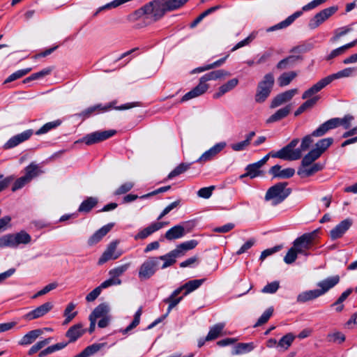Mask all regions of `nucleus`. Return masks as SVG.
<instances>
[{"label":"nucleus","mask_w":357,"mask_h":357,"mask_svg":"<svg viewBox=\"0 0 357 357\" xmlns=\"http://www.w3.org/2000/svg\"><path fill=\"white\" fill-rule=\"evenodd\" d=\"M287 182H280L271 186L265 195L266 201H271L273 206L282 203L291 192L287 186Z\"/></svg>","instance_id":"1"},{"label":"nucleus","mask_w":357,"mask_h":357,"mask_svg":"<svg viewBox=\"0 0 357 357\" xmlns=\"http://www.w3.org/2000/svg\"><path fill=\"white\" fill-rule=\"evenodd\" d=\"M327 0H313L311 2L308 3L307 4L305 5L301 10H298L295 12L291 15L289 16L287 19L284 20L280 22V23L272 26L267 29L268 32L274 31L278 29H284L289 25H291L296 19L302 15L303 11H308L310 10H312L315 8L316 7L319 6V5L322 4L323 3L326 2Z\"/></svg>","instance_id":"2"},{"label":"nucleus","mask_w":357,"mask_h":357,"mask_svg":"<svg viewBox=\"0 0 357 357\" xmlns=\"http://www.w3.org/2000/svg\"><path fill=\"white\" fill-rule=\"evenodd\" d=\"M275 83V78L271 73L266 74L258 83L255 100L257 102H264L270 96Z\"/></svg>","instance_id":"3"},{"label":"nucleus","mask_w":357,"mask_h":357,"mask_svg":"<svg viewBox=\"0 0 357 357\" xmlns=\"http://www.w3.org/2000/svg\"><path fill=\"white\" fill-rule=\"evenodd\" d=\"M299 142L298 139H294L287 145L272 154V158L284 160H297L301 158V150L295 149Z\"/></svg>","instance_id":"4"},{"label":"nucleus","mask_w":357,"mask_h":357,"mask_svg":"<svg viewBox=\"0 0 357 357\" xmlns=\"http://www.w3.org/2000/svg\"><path fill=\"white\" fill-rule=\"evenodd\" d=\"M318 230H314L309 233H305L296 238L293 243V247L300 255L308 256V250L312 248L313 242L317 235Z\"/></svg>","instance_id":"5"},{"label":"nucleus","mask_w":357,"mask_h":357,"mask_svg":"<svg viewBox=\"0 0 357 357\" xmlns=\"http://www.w3.org/2000/svg\"><path fill=\"white\" fill-rule=\"evenodd\" d=\"M31 236L24 231L15 234H7L0 238V248H17L20 244H28L31 242Z\"/></svg>","instance_id":"6"},{"label":"nucleus","mask_w":357,"mask_h":357,"mask_svg":"<svg viewBox=\"0 0 357 357\" xmlns=\"http://www.w3.org/2000/svg\"><path fill=\"white\" fill-rule=\"evenodd\" d=\"M116 103L115 101H113L110 103H109L107 105L103 107L102 105L98 104L92 107H90L84 111H82L81 113H79L78 115L79 116H82L84 119L89 118L91 116L93 113H95L97 111H102L105 112L111 108H114L116 110H126V109H130L131 108H133L135 107H138L141 105V103L139 102H128L123 105H121V106L118 107H114V105Z\"/></svg>","instance_id":"7"},{"label":"nucleus","mask_w":357,"mask_h":357,"mask_svg":"<svg viewBox=\"0 0 357 357\" xmlns=\"http://www.w3.org/2000/svg\"><path fill=\"white\" fill-rule=\"evenodd\" d=\"M165 0H153L145 5L146 18L153 22L159 20L168 11Z\"/></svg>","instance_id":"8"},{"label":"nucleus","mask_w":357,"mask_h":357,"mask_svg":"<svg viewBox=\"0 0 357 357\" xmlns=\"http://www.w3.org/2000/svg\"><path fill=\"white\" fill-rule=\"evenodd\" d=\"M158 269V258L149 257L139 266L138 277L141 281L147 280L155 275Z\"/></svg>","instance_id":"9"},{"label":"nucleus","mask_w":357,"mask_h":357,"mask_svg":"<svg viewBox=\"0 0 357 357\" xmlns=\"http://www.w3.org/2000/svg\"><path fill=\"white\" fill-rule=\"evenodd\" d=\"M338 10L336 6L326 8L317 13L312 19L310 20L308 27L310 29H315L322 23L326 21L330 17L335 14Z\"/></svg>","instance_id":"10"},{"label":"nucleus","mask_w":357,"mask_h":357,"mask_svg":"<svg viewBox=\"0 0 357 357\" xmlns=\"http://www.w3.org/2000/svg\"><path fill=\"white\" fill-rule=\"evenodd\" d=\"M115 133L116 130H114L96 131L86 135L82 138V142L86 145H91L106 140Z\"/></svg>","instance_id":"11"},{"label":"nucleus","mask_w":357,"mask_h":357,"mask_svg":"<svg viewBox=\"0 0 357 357\" xmlns=\"http://www.w3.org/2000/svg\"><path fill=\"white\" fill-rule=\"evenodd\" d=\"M118 244L119 242L117 241H114L107 245L106 250L98 259V264L99 265H102L111 259H116L122 255L123 252L117 250Z\"/></svg>","instance_id":"12"},{"label":"nucleus","mask_w":357,"mask_h":357,"mask_svg":"<svg viewBox=\"0 0 357 357\" xmlns=\"http://www.w3.org/2000/svg\"><path fill=\"white\" fill-rule=\"evenodd\" d=\"M33 134V131L31 129L24 130V132L14 135L10 138L3 145L4 149H13L19 144L28 140Z\"/></svg>","instance_id":"13"},{"label":"nucleus","mask_w":357,"mask_h":357,"mask_svg":"<svg viewBox=\"0 0 357 357\" xmlns=\"http://www.w3.org/2000/svg\"><path fill=\"white\" fill-rule=\"evenodd\" d=\"M227 146L225 142H221L215 144L211 149L205 151L197 160L196 162L204 163L213 159L219 153H220Z\"/></svg>","instance_id":"14"},{"label":"nucleus","mask_w":357,"mask_h":357,"mask_svg":"<svg viewBox=\"0 0 357 357\" xmlns=\"http://www.w3.org/2000/svg\"><path fill=\"white\" fill-rule=\"evenodd\" d=\"M53 307L51 302H47L37 307L36 309L30 311L23 316V319L26 321L33 320L43 317L48 313Z\"/></svg>","instance_id":"15"},{"label":"nucleus","mask_w":357,"mask_h":357,"mask_svg":"<svg viewBox=\"0 0 357 357\" xmlns=\"http://www.w3.org/2000/svg\"><path fill=\"white\" fill-rule=\"evenodd\" d=\"M353 221L350 218H347L341 221L333 229L330 231V237L332 240H336L341 238L345 232L351 227Z\"/></svg>","instance_id":"16"},{"label":"nucleus","mask_w":357,"mask_h":357,"mask_svg":"<svg viewBox=\"0 0 357 357\" xmlns=\"http://www.w3.org/2000/svg\"><path fill=\"white\" fill-rule=\"evenodd\" d=\"M298 93L297 89H290L277 95L271 101L270 107L273 109L289 101Z\"/></svg>","instance_id":"17"},{"label":"nucleus","mask_w":357,"mask_h":357,"mask_svg":"<svg viewBox=\"0 0 357 357\" xmlns=\"http://www.w3.org/2000/svg\"><path fill=\"white\" fill-rule=\"evenodd\" d=\"M268 172L273 178H289L294 175L295 169L291 167L281 169L280 165H275L270 168Z\"/></svg>","instance_id":"18"},{"label":"nucleus","mask_w":357,"mask_h":357,"mask_svg":"<svg viewBox=\"0 0 357 357\" xmlns=\"http://www.w3.org/2000/svg\"><path fill=\"white\" fill-rule=\"evenodd\" d=\"M340 282V276L334 275L328 277L324 280L320 281L317 283V287L320 289H317L321 296L325 294L331 289L334 287Z\"/></svg>","instance_id":"19"},{"label":"nucleus","mask_w":357,"mask_h":357,"mask_svg":"<svg viewBox=\"0 0 357 357\" xmlns=\"http://www.w3.org/2000/svg\"><path fill=\"white\" fill-rule=\"evenodd\" d=\"M208 89V86L206 83L202 82V79H199V83L197 86L193 88L190 91L185 93L181 98V102L188 101L194 98L198 97L203 93H204L207 89Z\"/></svg>","instance_id":"20"},{"label":"nucleus","mask_w":357,"mask_h":357,"mask_svg":"<svg viewBox=\"0 0 357 357\" xmlns=\"http://www.w3.org/2000/svg\"><path fill=\"white\" fill-rule=\"evenodd\" d=\"M323 169V165L320 163H314L310 166L301 165L297 174L301 178H307L316 174Z\"/></svg>","instance_id":"21"},{"label":"nucleus","mask_w":357,"mask_h":357,"mask_svg":"<svg viewBox=\"0 0 357 357\" xmlns=\"http://www.w3.org/2000/svg\"><path fill=\"white\" fill-rule=\"evenodd\" d=\"M114 224H107L100 229L96 231L88 239L87 243L89 246H93L100 242L101 239L112 229Z\"/></svg>","instance_id":"22"},{"label":"nucleus","mask_w":357,"mask_h":357,"mask_svg":"<svg viewBox=\"0 0 357 357\" xmlns=\"http://www.w3.org/2000/svg\"><path fill=\"white\" fill-rule=\"evenodd\" d=\"M84 333L85 329L83 328V324L79 323L70 327L66 333V336L68 338V343H71L82 337Z\"/></svg>","instance_id":"23"},{"label":"nucleus","mask_w":357,"mask_h":357,"mask_svg":"<svg viewBox=\"0 0 357 357\" xmlns=\"http://www.w3.org/2000/svg\"><path fill=\"white\" fill-rule=\"evenodd\" d=\"M335 122H337V121H333V119L326 121L320 125L315 130H314L312 132V135L316 137L324 135L329 130L337 128V124Z\"/></svg>","instance_id":"24"},{"label":"nucleus","mask_w":357,"mask_h":357,"mask_svg":"<svg viewBox=\"0 0 357 357\" xmlns=\"http://www.w3.org/2000/svg\"><path fill=\"white\" fill-rule=\"evenodd\" d=\"M162 228V223H152L147 227L139 231L134 237L135 240L144 239L153 233Z\"/></svg>","instance_id":"25"},{"label":"nucleus","mask_w":357,"mask_h":357,"mask_svg":"<svg viewBox=\"0 0 357 357\" xmlns=\"http://www.w3.org/2000/svg\"><path fill=\"white\" fill-rule=\"evenodd\" d=\"M329 84H330V82H328L326 77L321 79L318 82H317L315 84H314L312 87H310L309 89L305 91L302 96V98L306 99L307 98H310L312 95L320 91L322 89H324L325 86H326Z\"/></svg>","instance_id":"26"},{"label":"nucleus","mask_w":357,"mask_h":357,"mask_svg":"<svg viewBox=\"0 0 357 357\" xmlns=\"http://www.w3.org/2000/svg\"><path fill=\"white\" fill-rule=\"evenodd\" d=\"M291 110V105H288L277 110L273 114L269 116L266 120V123H272L279 121L289 115Z\"/></svg>","instance_id":"27"},{"label":"nucleus","mask_w":357,"mask_h":357,"mask_svg":"<svg viewBox=\"0 0 357 357\" xmlns=\"http://www.w3.org/2000/svg\"><path fill=\"white\" fill-rule=\"evenodd\" d=\"M43 331L42 329L30 331L20 339L19 344L22 346L29 345L34 342L36 340L43 334Z\"/></svg>","instance_id":"28"},{"label":"nucleus","mask_w":357,"mask_h":357,"mask_svg":"<svg viewBox=\"0 0 357 357\" xmlns=\"http://www.w3.org/2000/svg\"><path fill=\"white\" fill-rule=\"evenodd\" d=\"M356 73H357V68L349 67V68H346L342 70H340L336 73L327 76L326 77H327L328 82L331 83L333 80L337 79L351 77L354 75H355Z\"/></svg>","instance_id":"29"},{"label":"nucleus","mask_w":357,"mask_h":357,"mask_svg":"<svg viewBox=\"0 0 357 357\" xmlns=\"http://www.w3.org/2000/svg\"><path fill=\"white\" fill-rule=\"evenodd\" d=\"M321 296L318 289L307 290L300 293L296 298L298 303H304Z\"/></svg>","instance_id":"30"},{"label":"nucleus","mask_w":357,"mask_h":357,"mask_svg":"<svg viewBox=\"0 0 357 357\" xmlns=\"http://www.w3.org/2000/svg\"><path fill=\"white\" fill-rule=\"evenodd\" d=\"M185 233L184 227L182 225H178L167 230L165 237L169 241H172L184 236Z\"/></svg>","instance_id":"31"},{"label":"nucleus","mask_w":357,"mask_h":357,"mask_svg":"<svg viewBox=\"0 0 357 357\" xmlns=\"http://www.w3.org/2000/svg\"><path fill=\"white\" fill-rule=\"evenodd\" d=\"M109 305L106 303H101L93 310L89 317L96 321L97 319H102V317L109 316Z\"/></svg>","instance_id":"32"},{"label":"nucleus","mask_w":357,"mask_h":357,"mask_svg":"<svg viewBox=\"0 0 357 357\" xmlns=\"http://www.w3.org/2000/svg\"><path fill=\"white\" fill-rule=\"evenodd\" d=\"M98 199L96 197H87L79 205L78 208V212L88 213L98 204Z\"/></svg>","instance_id":"33"},{"label":"nucleus","mask_w":357,"mask_h":357,"mask_svg":"<svg viewBox=\"0 0 357 357\" xmlns=\"http://www.w3.org/2000/svg\"><path fill=\"white\" fill-rule=\"evenodd\" d=\"M229 75L230 73L225 70H218L205 74L204 76L201 77V79L202 82L206 83V82L208 81L222 79L225 77Z\"/></svg>","instance_id":"34"},{"label":"nucleus","mask_w":357,"mask_h":357,"mask_svg":"<svg viewBox=\"0 0 357 357\" xmlns=\"http://www.w3.org/2000/svg\"><path fill=\"white\" fill-rule=\"evenodd\" d=\"M238 83V79L237 78H233L229 80L227 83L222 85L217 93L213 95L214 98H218L223 96L227 92L232 90L235 88Z\"/></svg>","instance_id":"35"},{"label":"nucleus","mask_w":357,"mask_h":357,"mask_svg":"<svg viewBox=\"0 0 357 357\" xmlns=\"http://www.w3.org/2000/svg\"><path fill=\"white\" fill-rule=\"evenodd\" d=\"M181 292V288H178L173 291L169 297L165 299V302L169 303L167 314L170 312V311L177 305L180 301L183 299L182 296L176 298V296Z\"/></svg>","instance_id":"36"},{"label":"nucleus","mask_w":357,"mask_h":357,"mask_svg":"<svg viewBox=\"0 0 357 357\" xmlns=\"http://www.w3.org/2000/svg\"><path fill=\"white\" fill-rule=\"evenodd\" d=\"M44 172L36 162H31L25 168V176L31 181L34 177H36Z\"/></svg>","instance_id":"37"},{"label":"nucleus","mask_w":357,"mask_h":357,"mask_svg":"<svg viewBox=\"0 0 357 357\" xmlns=\"http://www.w3.org/2000/svg\"><path fill=\"white\" fill-rule=\"evenodd\" d=\"M357 44V39L347 43L343 46H341L335 50H333L326 57V60H331L334 59L335 57H337L345 52L346 50H347L349 48H351L354 47Z\"/></svg>","instance_id":"38"},{"label":"nucleus","mask_w":357,"mask_h":357,"mask_svg":"<svg viewBox=\"0 0 357 357\" xmlns=\"http://www.w3.org/2000/svg\"><path fill=\"white\" fill-rule=\"evenodd\" d=\"M205 281V279H199V280H192L184 284L180 288H181V291L185 289V291L184 295L186 296L190 292L198 289Z\"/></svg>","instance_id":"39"},{"label":"nucleus","mask_w":357,"mask_h":357,"mask_svg":"<svg viewBox=\"0 0 357 357\" xmlns=\"http://www.w3.org/2000/svg\"><path fill=\"white\" fill-rule=\"evenodd\" d=\"M61 124V121L59 119L46 123L40 129H38L35 134L37 135H41L47 133L52 130H54L59 127Z\"/></svg>","instance_id":"40"},{"label":"nucleus","mask_w":357,"mask_h":357,"mask_svg":"<svg viewBox=\"0 0 357 357\" xmlns=\"http://www.w3.org/2000/svg\"><path fill=\"white\" fill-rule=\"evenodd\" d=\"M296 76V73L294 71L282 73L278 79L279 86L283 87L289 85Z\"/></svg>","instance_id":"41"},{"label":"nucleus","mask_w":357,"mask_h":357,"mask_svg":"<svg viewBox=\"0 0 357 357\" xmlns=\"http://www.w3.org/2000/svg\"><path fill=\"white\" fill-rule=\"evenodd\" d=\"M75 307L76 305L73 303L68 304L63 312V315L66 317L63 324H68L76 317L77 312H73Z\"/></svg>","instance_id":"42"},{"label":"nucleus","mask_w":357,"mask_h":357,"mask_svg":"<svg viewBox=\"0 0 357 357\" xmlns=\"http://www.w3.org/2000/svg\"><path fill=\"white\" fill-rule=\"evenodd\" d=\"M320 156L321 155L318 153V151L313 149L303 157L301 161V165L304 166H310L314 164L313 162Z\"/></svg>","instance_id":"43"},{"label":"nucleus","mask_w":357,"mask_h":357,"mask_svg":"<svg viewBox=\"0 0 357 357\" xmlns=\"http://www.w3.org/2000/svg\"><path fill=\"white\" fill-rule=\"evenodd\" d=\"M333 142V139L332 137L322 139L316 143L314 149L321 155Z\"/></svg>","instance_id":"44"},{"label":"nucleus","mask_w":357,"mask_h":357,"mask_svg":"<svg viewBox=\"0 0 357 357\" xmlns=\"http://www.w3.org/2000/svg\"><path fill=\"white\" fill-rule=\"evenodd\" d=\"M261 167L257 162L248 165L245 168L246 175H249L250 178L261 176L262 174V171L260 170Z\"/></svg>","instance_id":"45"},{"label":"nucleus","mask_w":357,"mask_h":357,"mask_svg":"<svg viewBox=\"0 0 357 357\" xmlns=\"http://www.w3.org/2000/svg\"><path fill=\"white\" fill-rule=\"evenodd\" d=\"M298 59V56H289L279 61L276 66V68L279 70L287 69V68L293 66Z\"/></svg>","instance_id":"46"},{"label":"nucleus","mask_w":357,"mask_h":357,"mask_svg":"<svg viewBox=\"0 0 357 357\" xmlns=\"http://www.w3.org/2000/svg\"><path fill=\"white\" fill-rule=\"evenodd\" d=\"M224 327L225 324L222 323L217 324L211 327L207 336L206 337V340H213L216 339L222 332Z\"/></svg>","instance_id":"47"},{"label":"nucleus","mask_w":357,"mask_h":357,"mask_svg":"<svg viewBox=\"0 0 357 357\" xmlns=\"http://www.w3.org/2000/svg\"><path fill=\"white\" fill-rule=\"evenodd\" d=\"M319 97L315 96L306 100L296 109L294 115L297 116L304 112L306 109L312 107L317 103Z\"/></svg>","instance_id":"48"},{"label":"nucleus","mask_w":357,"mask_h":357,"mask_svg":"<svg viewBox=\"0 0 357 357\" xmlns=\"http://www.w3.org/2000/svg\"><path fill=\"white\" fill-rule=\"evenodd\" d=\"M130 265L131 263L128 262L126 264L116 266L109 271V275L112 278H118L119 276L122 275L126 271H127V270L130 268Z\"/></svg>","instance_id":"49"},{"label":"nucleus","mask_w":357,"mask_h":357,"mask_svg":"<svg viewBox=\"0 0 357 357\" xmlns=\"http://www.w3.org/2000/svg\"><path fill=\"white\" fill-rule=\"evenodd\" d=\"M191 164L190 163H181L178 165L175 169H174L168 175L167 178L171 179L175 176H177L188 169H190Z\"/></svg>","instance_id":"50"},{"label":"nucleus","mask_w":357,"mask_h":357,"mask_svg":"<svg viewBox=\"0 0 357 357\" xmlns=\"http://www.w3.org/2000/svg\"><path fill=\"white\" fill-rule=\"evenodd\" d=\"M31 70L32 69L31 68H28L17 70L16 72L13 73L10 75H9L6 78V79L4 81V83L5 84L9 83V82H13L17 79H20V78L22 77L23 76L27 75L29 72L31 71Z\"/></svg>","instance_id":"51"},{"label":"nucleus","mask_w":357,"mask_h":357,"mask_svg":"<svg viewBox=\"0 0 357 357\" xmlns=\"http://www.w3.org/2000/svg\"><path fill=\"white\" fill-rule=\"evenodd\" d=\"M52 341V338H46L43 340L39 341L36 342L35 344H33L29 350L28 355L31 356L36 352H38L39 350L43 349L44 347L50 344Z\"/></svg>","instance_id":"52"},{"label":"nucleus","mask_w":357,"mask_h":357,"mask_svg":"<svg viewBox=\"0 0 357 357\" xmlns=\"http://www.w3.org/2000/svg\"><path fill=\"white\" fill-rule=\"evenodd\" d=\"M254 349L253 343H238L234 348V354H240L251 351Z\"/></svg>","instance_id":"53"},{"label":"nucleus","mask_w":357,"mask_h":357,"mask_svg":"<svg viewBox=\"0 0 357 357\" xmlns=\"http://www.w3.org/2000/svg\"><path fill=\"white\" fill-rule=\"evenodd\" d=\"M295 337L291 333H288L283 336L278 343V346L287 350L292 344Z\"/></svg>","instance_id":"54"},{"label":"nucleus","mask_w":357,"mask_h":357,"mask_svg":"<svg viewBox=\"0 0 357 357\" xmlns=\"http://www.w3.org/2000/svg\"><path fill=\"white\" fill-rule=\"evenodd\" d=\"M353 30L351 26L341 27L335 31V35L331 38V42L335 43L337 41L340 37L347 34Z\"/></svg>","instance_id":"55"},{"label":"nucleus","mask_w":357,"mask_h":357,"mask_svg":"<svg viewBox=\"0 0 357 357\" xmlns=\"http://www.w3.org/2000/svg\"><path fill=\"white\" fill-rule=\"evenodd\" d=\"M135 184L132 181H127L123 184H121L116 190L114 192V195H121L127 193L130 191Z\"/></svg>","instance_id":"56"},{"label":"nucleus","mask_w":357,"mask_h":357,"mask_svg":"<svg viewBox=\"0 0 357 357\" xmlns=\"http://www.w3.org/2000/svg\"><path fill=\"white\" fill-rule=\"evenodd\" d=\"M327 340L328 342L341 344L345 340V335L339 331L328 334Z\"/></svg>","instance_id":"57"},{"label":"nucleus","mask_w":357,"mask_h":357,"mask_svg":"<svg viewBox=\"0 0 357 357\" xmlns=\"http://www.w3.org/2000/svg\"><path fill=\"white\" fill-rule=\"evenodd\" d=\"M333 121H337V128L340 126H343L345 129H348L351 126V122L354 119L351 115H345L343 118H333Z\"/></svg>","instance_id":"58"},{"label":"nucleus","mask_w":357,"mask_h":357,"mask_svg":"<svg viewBox=\"0 0 357 357\" xmlns=\"http://www.w3.org/2000/svg\"><path fill=\"white\" fill-rule=\"evenodd\" d=\"M142 313V308L138 309V310L135 314L134 319L132 323L129 326H128L124 330L121 331L123 334L127 333L128 332L135 328L139 324Z\"/></svg>","instance_id":"59"},{"label":"nucleus","mask_w":357,"mask_h":357,"mask_svg":"<svg viewBox=\"0 0 357 357\" xmlns=\"http://www.w3.org/2000/svg\"><path fill=\"white\" fill-rule=\"evenodd\" d=\"M273 312V308L272 307L266 310L264 313L261 315V317L257 320V323L255 324V327L259 326L266 323L270 317L272 316Z\"/></svg>","instance_id":"60"},{"label":"nucleus","mask_w":357,"mask_h":357,"mask_svg":"<svg viewBox=\"0 0 357 357\" xmlns=\"http://www.w3.org/2000/svg\"><path fill=\"white\" fill-rule=\"evenodd\" d=\"M188 0H165L168 11L174 10L183 6Z\"/></svg>","instance_id":"61"},{"label":"nucleus","mask_w":357,"mask_h":357,"mask_svg":"<svg viewBox=\"0 0 357 357\" xmlns=\"http://www.w3.org/2000/svg\"><path fill=\"white\" fill-rule=\"evenodd\" d=\"M58 287V283L56 282H52L44 287L41 290L38 291L35 295L33 296V298H36L39 296H43L52 290L55 289Z\"/></svg>","instance_id":"62"},{"label":"nucleus","mask_w":357,"mask_h":357,"mask_svg":"<svg viewBox=\"0 0 357 357\" xmlns=\"http://www.w3.org/2000/svg\"><path fill=\"white\" fill-rule=\"evenodd\" d=\"M158 258V264L160 263V260L164 261V263L161 266L162 269H165L169 266H171L172 265L176 263V259L170 257V255L169 253L165 255L160 256Z\"/></svg>","instance_id":"63"},{"label":"nucleus","mask_w":357,"mask_h":357,"mask_svg":"<svg viewBox=\"0 0 357 357\" xmlns=\"http://www.w3.org/2000/svg\"><path fill=\"white\" fill-rule=\"evenodd\" d=\"M298 252L295 250L294 247H291L287 252V255L284 257V261L287 264H291L294 262L297 258Z\"/></svg>","instance_id":"64"}]
</instances>
